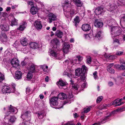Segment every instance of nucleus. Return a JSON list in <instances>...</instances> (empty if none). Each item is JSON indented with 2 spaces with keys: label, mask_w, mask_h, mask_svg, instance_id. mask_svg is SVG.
I'll list each match as a JSON object with an SVG mask.
<instances>
[{
  "label": "nucleus",
  "mask_w": 125,
  "mask_h": 125,
  "mask_svg": "<svg viewBox=\"0 0 125 125\" xmlns=\"http://www.w3.org/2000/svg\"><path fill=\"white\" fill-rule=\"evenodd\" d=\"M75 7V6L70 3L67 2H65L63 10L64 14L67 18L72 17L77 13L74 10Z\"/></svg>",
  "instance_id": "1"
},
{
  "label": "nucleus",
  "mask_w": 125,
  "mask_h": 125,
  "mask_svg": "<svg viewBox=\"0 0 125 125\" xmlns=\"http://www.w3.org/2000/svg\"><path fill=\"white\" fill-rule=\"evenodd\" d=\"M49 53L50 56L56 59H60V54H59V52L55 50H50Z\"/></svg>",
  "instance_id": "2"
},
{
  "label": "nucleus",
  "mask_w": 125,
  "mask_h": 125,
  "mask_svg": "<svg viewBox=\"0 0 125 125\" xmlns=\"http://www.w3.org/2000/svg\"><path fill=\"white\" fill-rule=\"evenodd\" d=\"M9 112H6V115H5L4 118L5 119H7V116H8L11 113H12L13 114H15L17 112V109L13 107L10 105L9 107Z\"/></svg>",
  "instance_id": "3"
},
{
  "label": "nucleus",
  "mask_w": 125,
  "mask_h": 125,
  "mask_svg": "<svg viewBox=\"0 0 125 125\" xmlns=\"http://www.w3.org/2000/svg\"><path fill=\"white\" fill-rule=\"evenodd\" d=\"M0 28L2 31H7L9 30V25L7 24L5 20L1 21V23L0 25Z\"/></svg>",
  "instance_id": "4"
},
{
  "label": "nucleus",
  "mask_w": 125,
  "mask_h": 125,
  "mask_svg": "<svg viewBox=\"0 0 125 125\" xmlns=\"http://www.w3.org/2000/svg\"><path fill=\"white\" fill-rule=\"evenodd\" d=\"M31 113L30 112L27 111L23 112L21 115V117L23 120H26L29 121L31 119Z\"/></svg>",
  "instance_id": "5"
},
{
  "label": "nucleus",
  "mask_w": 125,
  "mask_h": 125,
  "mask_svg": "<svg viewBox=\"0 0 125 125\" xmlns=\"http://www.w3.org/2000/svg\"><path fill=\"white\" fill-rule=\"evenodd\" d=\"M59 43L58 40L56 38L54 39L51 41V45L52 46L53 49H56Z\"/></svg>",
  "instance_id": "6"
},
{
  "label": "nucleus",
  "mask_w": 125,
  "mask_h": 125,
  "mask_svg": "<svg viewBox=\"0 0 125 125\" xmlns=\"http://www.w3.org/2000/svg\"><path fill=\"white\" fill-rule=\"evenodd\" d=\"M70 47V45L68 43L66 42L64 43V46L62 50L64 54H66L68 52Z\"/></svg>",
  "instance_id": "7"
},
{
  "label": "nucleus",
  "mask_w": 125,
  "mask_h": 125,
  "mask_svg": "<svg viewBox=\"0 0 125 125\" xmlns=\"http://www.w3.org/2000/svg\"><path fill=\"white\" fill-rule=\"evenodd\" d=\"M70 82H71V83H72L71 85H72V88H71V94H69L70 95H71V94H72V93H75L74 91L75 90H77L79 87V86L77 84H73V81L72 80H70Z\"/></svg>",
  "instance_id": "8"
},
{
  "label": "nucleus",
  "mask_w": 125,
  "mask_h": 125,
  "mask_svg": "<svg viewBox=\"0 0 125 125\" xmlns=\"http://www.w3.org/2000/svg\"><path fill=\"white\" fill-rule=\"evenodd\" d=\"M11 63L13 66L16 68L19 66V63L18 59L16 58H14L11 61Z\"/></svg>",
  "instance_id": "9"
},
{
  "label": "nucleus",
  "mask_w": 125,
  "mask_h": 125,
  "mask_svg": "<svg viewBox=\"0 0 125 125\" xmlns=\"http://www.w3.org/2000/svg\"><path fill=\"white\" fill-rule=\"evenodd\" d=\"M34 25L36 28L38 30H40L42 27L41 22L39 20L35 22Z\"/></svg>",
  "instance_id": "10"
},
{
  "label": "nucleus",
  "mask_w": 125,
  "mask_h": 125,
  "mask_svg": "<svg viewBox=\"0 0 125 125\" xmlns=\"http://www.w3.org/2000/svg\"><path fill=\"white\" fill-rule=\"evenodd\" d=\"M48 18L49 20V22L51 23L53 21H54L56 20V17L53 13H50L48 15Z\"/></svg>",
  "instance_id": "11"
},
{
  "label": "nucleus",
  "mask_w": 125,
  "mask_h": 125,
  "mask_svg": "<svg viewBox=\"0 0 125 125\" xmlns=\"http://www.w3.org/2000/svg\"><path fill=\"white\" fill-rule=\"evenodd\" d=\"M58 98L53 97L50 100V104L53 105H57L58 104L57 100Z\"/></svg>",
  "instance_id": "12"
},
{
  "label": "nucleus",
  "mask_w": 125,
  "mask_h": 125,
  "mask_svg": "<svg viewBox=\"0 0 125 125\" xmlns=\"http://www.w3.org/2000/svg\"><path fill=\"white\" fill-rule=\"evenodd\" d=\"M109 115L105 117L104 118H103L101 120L100 122H98V123H94V124L92 125H100L101 123H103L106 122V121L108 120L109 118Z\"/></svg>",
  "instance_id": "13"
},
{
  "label": "nucleus",
  "mask_w": 125,
  "mask_h": 125,
  "mask_svg": "<svg viewBox=\"0 0 125 125\" xmlns=\"http://www.w3.org/2000/svg\"><path fill=\"white\" fill-rule=\"evenodd\" d=\"M114 65L113 63H110L108 65L107 68V71L109 73H114L115 72V70L111 68V67Z\"/></svg>",
  "instance_id": "14"
},
{
  "label": "nucleus",
  "mask_w": 125,
  "mask_h": 125,
  "mask_svg": "<svg viewBox=\"0 0 125 125\" xmlns=\"http://www.w3.org/2000/svg\"><path fill=\"white\" fill-rule=\"evenodd\" d=\"M7 40V37L6 34L4 32H1L0 35V40L2 42H5Z\"/></svg>",
  "instance_id": "15"
},
{
  "label": "nucleus",
  "mask_w": 125,
  "mask_h": 125,
  "mask_svg": "<svg viewBox=\"0 0 125 125\" xmlns=\"http://www.w3.org/2000/svg\"><path fill=\"white\" fill-rule=\"evenodd\" d=\"M82 28L84 31H87L90 30L91 27L89 24H85L82 26Z\"/></svg>",
  "instance_id": "16"
},
{
  "label": "nucleus",
  "mask_w": 125,
  "mask_h": 125,
  "mask_svg": "<svg viewBox=\"0 0 125 125\" xmlns=\"http://www.w3.org/2000/svg\"><path fill=\"white\" fill-rule=\"evenodd\" d=\"M26 24L27 23L25 21L21 23L18 29L21 31H23L26 28Z\"/></svg>",
  "instance_id": "17"
},
{
  "label": "nucleus",
  "mask_w": 125,
  "mask_h": 125,
  "mask_svg": "<svg viewBox=\"0 0 125 125\" xmlns=\"http://www.w3.org/2000/svg\"><path fill=\"white\" fill-rule=\"evenodd\" d=\"M22 73L21 71H17L15 73V78L17 79H19L21 78Z\"/></svg>",
  "instance_id": "18"
},
{
  "label": "nucleus",
  "mask_w": 125,
  "mask_h": 125,
  "mask_svg": "<svg viewBox=\"0 0 125 125\" xmlns=\"http://www.w3.org/2000/svg\"><path fill=\"white\" fill-rule=\"evenodd\" d=\"M13 89V91L10 90V87L8 86H6L4 87L3 89L4 90L6 93H10L14 92L15 91V88L14 87H13L12 88Z\"/></svg>",
  "instance_id": "19"
},
{
  "label": "nucleus",
  "mask_w": 125,
  "mask_h": 125,
  "mask_svg": "<svg viewBox=\"0 0 125 125\" xmlns=\"http://www.w3.org/2000/svg\"><path fill=\"white\" fill-rule=\"evenodd\" d=\"M46 115V114L43 111H41L37 113V116L40 119H42Z\"/></svg>",
  "instance_id": "20"
},
{
  "label": "nucleus",
  "mask_w": 125,
  "mask_h": 125,
  "mask_svg": "<svg viewBox=\"0 0 125 125\" xmlns=\"http://www.w3.org/2000/svg\"><path fill=\"white\" fill-rule=\"evenodd\" d=\"M30 47L32 48L36 49L40 47L39 46L37 43L35 42H31L30 44Z\"/></svg>",
  "instance_id": "21"
},
{
  "label": "nucleus",
  "mask_w": 125,
  "mask_h": 125,
  "mask_svg": "<svg viewBox=\"0 0 125 125\" xmlns=\"http://www.w3.org/2000/svg\"><path fill=\"white\" fill-rule=\"evenodd\" d=\"M76 6L81 7L82 6V3L80 0H73Z\"/></svg>",
  "instance_id": "22"
},
{
  "label": "nucleus",
  "mask_w": 125,
  "mask_h": 125,
  "mask_svg": "<svg viewBox=\"0 0 125 125\" xmlns=\"http://www.w3.org/2000/svg\"><path fill=\"white\" fill-rule=\"evenodd\" d=\"M110 28L111 29V33L112 34H113L114 33H115V32L116 31H118L119 28L118 27H115L114 26H110Z\"/></svg>",
  "instance_id": "23"
},
{
  "label": "nucleus",
  "mask_w": 125,
  "mask_h": 125,
  "mask_svg": "<svg viewBox=\"0 0 125 125\" xmlns=\"http://www.w3.org/2000/svg\"><path fill=\"white\" fill-rule=\"evenodd\" d=\"M104 57L106 58H108L110 60H114L117 57L115 55H109L107 54L106 53H105L104 55Z\"/></svg>",
  "instance_id": "24"
},
{
  "label": "nucleus",
  "mask_w": 125,
  "mask_h": 125,
  "mask_svg": "<svg viewBox=\"0 0 125 125\" xmlns=\"http://www.w3.org/2000/svg\"><path fill=\"white\" fill-rule=\"evenodd\" d=\"M103 8L101 7H98L96 9L95 13L97 15L101 14L103 11Z\"/></svg>",
  "instance_id": "25"
},
{
  "label": "nucleus",
  "mask_w": 125,
  "mask_h": 125,
  "mask_svg": "<svg viewBox=\"0 0 125 125\" xmlns=\"http://www.w3.org/2000/svg\"><path fill=\"white\" fill-rule=\"evenodd\" d=\"M67 95L63 93L59 94L58 96V98L60 99H65L67 98Z\"/></svg>",
  "instance_id": "26"
},
{
  "label": "nucleus",
  "mask_w": 125,
  "mask_h": 125,
  "mask_svg": "<svg viewBox=\"0 0 125 125\" xmlns=\"http://www.w3.org/2000/svg\"><path fill=\"white\" fill-rule=\"evenodd\" d=\"M94 25L96 27H101L103 26V23L96 20L95 21Z\"/></svg>",
  "instance_id": "27"
},
{
  "label": "nucleus",
  "mask_w": 125,
  "mask_h": 125,
  "mask_svg": "<svg viewBox=\"0 0 125 125\" xmlns=\"http://www.w3.org/2000/svg\"><path fill=\"white\" fill-rule=\"evenodd\" d=\"M37 11L38 10L37 8L34 6L32 7L30 10V12L31 13L33 14H36Z\"/></svg>",
  "instance_id": "28"
},
{
  "label": "nucleus",
  "mask_w": 125,
  "mask_h": 125,
  "mask_svg": "<svg viewBox=\"0 0 125 125\" xmlns=\"http://www.w3.org/2000/svg\"><path fill=\"white\" fill-rule=\"evenodd\" d=\"M20 42L21 44L24 46L27 45L28 44L27 41V39L25 38L22 39L21 40Z\"/></svg>",
  "instance_id": "29"
},
{
  "label": "nucleus",
  "mask_w": 125,
  "mask_h": 125,
  "mask_svg": "<svg viewBox=\"0 0 125 125\" xmlns=\"http://www.w3.org/2000/svg\"><path fill=\"white\" fill-rule=\"evenodd\" d=\"M63 34V32L57 30L55 32V35L60 38H61Z\"/></svg>",
  "instance_id": "30"
},
{
  "label": "nucleus",
  "mask_w": 125,
  "mask_h": 125,
  "mask_svg": "<svg viewBox=\"0 0 125 125\" xmlns=\"http://www.w3.org/2000/svg\"><path fill=\"white\" fill-rule=\"evenodd\" d=\"M75 75L77 76L80 75L82 73V71L80 68H78L75 71Z\"/></svg>",
  "instance_id": "31"
},
{
  "label": "nucleus",
  "mask_w": 125,
  "mask_h": 125,
  "mask_svg": "<svg viewBox=\"0 0 125 125\" xmlns=\"http://www.w3.org/2000/svg\"><path fill=\"white\" fill-rule=\"evenodd\" d=\"M84 36L85 38L88 40H90L91 38H92L93 36L92 33H91L88 34H84Z\"/></svg>",
  "instance_id": "32"
},
{
  "label": "nucleus",
  "mask_w": 125,
  "mask_h": 125,
  "mask_svg": "<svg viewBox=\"0 0 125 125\" xmlns=\"http://www.w3.org/2000/svg\"><path fill=\"white\" fill-rule=\"evenodd\" d=\"M57 84L58 85L62 86H64L66 85V83L65 82L62 80H59V81L57 83Z\"/></svg>",
  "instance_id": "33"
},
{
  "label": "nucleus",
  "mask_w": 125,
  "mask_h": 125,
  "mask_svg": "<svg viewBox=\"0 0 125 125\" xmlns=\"http://www.w3.org/2000/svg\"><path fill=\"white\" fill-rule=\"evenodd\" d=\"M33 73L31 71H30L28 72L27 75V78L28 80L31 79L32 77V74Z\"/></svg>",
  "instance_id": "34"
},
{
  "label": "nucleus",
  "mask_w": 125,
  "mask_h": 125,
  "mask_svg": "<svg viewBox=\"0 0 125 125\" xmlns=\"http://www.w3.org/2000/svg\"><path fill=\"white\" fill-rule=\"evenodd\" d=\"M17 20L15 18H13L12 20L11 25L13 26V25H16L17 24Z\"/></svg>",
  "instance_id": "35"
},
{
  "label": "nucleus",
  "mask_w": 125,
  "mask_h": 125,
  "mask_svg": "<svg viewBox=\"0 0 125 125\" xmlns=\"http://www.w3.org/2000/svg\"><path fill=\"white\" fill-rule=\"evenodd\" d=\"M81 70L82 71L83 74H84L86 72L87 70V68L85 65H82Z\"/></svg>",
  "instance_id": "36"
},
{
  "label": "nucleus",
  "mask_w": 125,
  "mask_h": 125,
  "mask_svg": "<svg viewBox=\"0 0 125 125\" xmlns=\"http://www.w3.org/2000/svg\"><path fill=\"white\" fill-rule=\"evenodd\" d=\"M122 109L120 108H118L116 110H114V111L112 112V113L110 114V116H112L116 114V113L117 112H119L121 110H122Z\"/></svg>",
  "instance_id": "37"
},
{
  "label": "nucleus",
  "mask_w": 125,
  "mask_h": 125,
  "mask_svg": "<svg viewBox=\"0 0 125 125\" xmlns=\"http://www.w3.org/2000/svg\"><path fill=\"white\" fill-rule=\"evenodd\" d=\"M74 22L75 23V25H76L80 21V20L79 17L78 16H76L75 18L74 19Z\"/></svg>",
  "instance_id": "38"
},
{
  "label": "nucleus",
  "mask_w": 125,
  "mask_h": 125,
  "mask_svg": "<svg viewBox=\"0 0 125 125\" xmlns=\"http://www.w3.org/2000/svg\"><path fill=\"white\" fill-rule=\"evenodd\" d=\"M101 33L102 32L101 31H97V32L95 36V37H97L98 38V39H99V38H98L99 37V38H100L101 37Z\"/></svg>",
  "instance_id": "39"
},
{
  "label": "nucleus",
  "mask_w": 125,
  "mask_h": 125,
  "mask_svg": "<svg viewBox=\"0 0 125 125\" xmlns=\"http://www.w3.org/2000/svg\"><path fill=\"white\" fill-rule=\"evenodd\" d=\"M121 30L120 29V28H118V31H116L115 32V33H114L115 35V36H118L121 33Z\"/></svg>",
  "instance_id": "40"
},
{
  "label": "nucleus",
  "mask_w": 125,
  "mask_h": 125,
  "mask_svg": "<svg viewBox=\"0 0 125 125\" xmlns=\"http://www.w3.org/2000/svg\"><path fill=\"white\" fill-rule=\"evenodd\" d=\"M16 118L14 116L10 117V119H9V120L11 122H13L15 121Z\"/></svg>",
  "instance_id": "41"
},
{
  "label": "nucleus",
  "mask_w": 125,
  "mask_h": 125,
  "mask_svg": "<svg viewBox=\"0 0 125 125\" xmlns=\"http://www.w3.org/2000/svg\"><path fill=\"white\" fill-rule=\"evenodd\" d=\"M118 66L117 67V68H118V69H119L121 70H124L125 69V65H120V66L118 65H117Z\"/></svg>",
  "instance_id": "42"
},
{
  "label": "nucleus",
  "mask_w": 125,
  "mask_h": 125,
  "mask_svg": "<svg viewBox=\"0 0 125 125\" xmlns=\"http://www.w3.org/2000/svg\"><path fill=\"white\" fill-rule=\"evenodd\" d=\"M71 62L72 64H73L76 63H79L77 59H75L74 60H71L70 61Z\"/></svg>",
  "instance_id": "43"
},
{
  "label": "nucleus",
  "mask_w": 125,
  "mask_h": 125,
  "mask_svg": "<svg viewBox=\"0 0 125 125\" xmlns=\"http://www.w3.org/2000/svg\"><path fill=\"white\" fill-rule=\"evenodd\" d=\"M110 106L109 105H107L106 104H105L101 105L100 107L102 108L101 109H103L104 108H107V107H109Z\"/></svg>",
  "instance_id": "44"
},
{
  "label": "nucleus",
  "mask_w": 125,
  "mask_h": 125,
  "mask_svg": "<svg viewBox=\"0 0 125 125\" xmlns=\"http://www.w3.org/2000/svg\"><path fill=\"white\" fill-rule=\"evenodd\" d=\"M103 98V97L102 96L98 97L96 100V102L97 103H100L102 100Z\"/></svg>",
  "instance_id": "45"
},
{
  "label": "nucleus",
  "mask_w": 125,
  "mask_h": 125,
  "mask_svg": "<svg viewBox=\"0 0 125 125\" xmlns=\"http://www.w3.org/2000/svg\"><path fill=\"white\" fill-rule=\"evenodd\" d=\"M30 68V70L33 73L34 72L35 70V67L34 65H31Z\"/></svg>",
  "instance_id": "46"
},
{
  "label": "nucleus",
  "mask_w": 125,
  "mask_h": 125,
  "mask_svg": "<svg viewBox=\"0 0 125 125\" xmlns=\"http://www.w3.org/2000/svg\"><path fill=\"white\" fill-rule=\"evenodd\" d=\"M97 72L96 71H95L93 74L94 78L95 80L97 79L98 78V76L97 75Z\"/></svg>",
  "instance_id": "47"
},
{
  "label": "nucleus",
  "mask_w": 125,
  "mask_h": 125,
  "mask_svg": "<svg viewBox=\"0 0 125 125\" xmlns=\"http://www.w3.org/2000/svg\"><path fill=\"white\" fill-rule=\"evenodd\" d=\"M80 78L82 81H83L85 80V77L84 74L82 73L80 75Z\"/></svg>",
  "instance_id": "48"
},
{
  "label": "nucleus",
  "mask_w": 125,
  "mask_h": 125,
  "mask_svg": "<svg viewBox=\"0 0 125 125\" xmlns=\"http://www.w3.org/2000/svg\"><path fill=\"white\" fill-rule=\"evenodd\" d=\"M20 43H19V42L16 41L13 44V46L16 48L18 47L19 46Z\"/></svg>",
  "instance_id": "49"
},
{
  "label": "nucleus",
  "mask_w": 125,
  "mask_h": 125,
  "mask_svg": "<svg viewBox=\"0 0 125 125\" xmlns=\"http://www.w3.org/2000/svg\"><path fill=\"white\" fill-rule=\"evenodd\" d=\"M76 57L78 59L77 60L79 62L81 61L83 59L82 57L79 55L77 56Z\"/></svg>",
  "instance_id": "50"
},
{
  "label": "nucleus",
  "mask_w": 125,
  "mask_h": 125,
  "mask_svg": "<svg viewBox=\"0 0 125 125\" xmlns=\"http://www.w3.org/2000/svg\"><path fill=\"white\" fill-rule=\"evenodd\" d=\"M4 79V75L1 73H0V82L2 81Z\"/></svg>",
  "instance_id": "51"
},
{
  "label": "nucleus",
  "mask_w": 125,
  "mask_h": 125,
  "mask_svg": "<svg viewBox=\"0 0 125 125\" xmlns=\"http://www.w3.org/2000/svg\"><path fill=\"white\" fill-rule=\"evenodd\" d=\"M86 63H87L90 64L91 62V59L90 57H89L86 60Z\"/></svg>",
  "instance_id": "52"
},
{
  "label": "nucleus",
  "mask_w": 125,
  "mask_h": 125,
  "mask_svg": "<svg viewBox=\"0 0 125 125\" xmlns=\"http://www.w3.org/2000/svg\"><path fill=\"white\" fill-rule=\"evenodd\" d=\"M123 52H118L116 53V54L118 56H120L123 55Z\"/></svg>",
  "instance_id": "53"
},
{
  "label": "nucleus",
  "mask_w": 125,
  "mask_h": 125,
  "mask_svg": "<svg viewBox=\"0 0 125 125\" xmlns=\"http://www.w3.org/2000/svg\"><path fill=\"white\" fill-rule=\"evenodd\" d=\"M41 68H42L43 71L44 72H46L48 71V69H46L45 68V65H43L41 66Z\"/></svg>",
  "instance_id": "54"
},
{
  "label": "nucleus",
  "mask_w": 125,
  "mask_h": 125,
  "mask_svg": "<svg viewBox=\"0 0 125 125\" xmlns=\"http://www.w3.org/2000/svg\"><path fill=\"white\" fill-rule=\"evenodd\" d=\"M120 23L121 22H125V16H123L121 18L120 21Z\"/></svg>",
  "instance_id": "55"
},
{
  "label": "nucleus",
  "mask_w": 125,
  "mask_h": 125,
  "mask_svg": "<svg viewBox=\"0 0 125 125\" xmlns=\"http://www.w3.org/2000/svg\"><path fill=\"white\" fill-rule=\"evenodd\" d=\"M118 100L117 99L115 100L113 102H112V105H114L115 104H117L118 103H119V102H118Z\"/></svg>",
  "instance_id": "56"
},
{
  "label": "nucleus",
  "mask_w": 125,
  "mask_h": 125,
  "mask_svg": "<svg viewBox=\"0 0 125 125\" xmlns=\"http://www.w3.org/2000/svg\"><path fill=\"white\" fill-rule=\"evenodd\" d=\"M108 86L110 87H111L113 85V83L111 81H110L108 82Z\"/></svg>",
  "instance_id": "57"
},
{
  "label": "nucleus",
  "mask_w": 125,
  "mask_h": 125,
  "mask_svg": "<svg viewBox=\"0 0 125 125\" xmlns=\"http://www.w3.org/2000/svg\"><path fill=\"white\" fill-rule=\"evenodd\" d=\"M26 92L27 94H29V93H30L31 92L30 88L29 87H27L26 89Z\"/></svg>",
  "instance_id": "58"
},
{
  "label": "nucleus",
  "mask_w": 125,
  "mask_h": 125,
  "mask_svg": "<svg viewBox=\"0 0 125 125\" xmlns=\"http://www.w3.org/2000/svg\"><path fill=\"white\" fill-rule=\"evenodd\" d=\"M90 108L89 107L87 108L84 111V113H86L90 111Z\"/></svg>",
  "instance_id": "59"
},
{
  "label": "nucleus",
  "mask_w": 125,
  "mask_h": 125,
  "mask_svg": "<svg viewBox=\"0 0 125 125\" xmlns=\"http://www.w3.org/2000/svg\"><path fill=\"white\" fill-rule=\"evenodd\" d=\"M87 86V84L86 83H84L82 85V88H85Z\"/></svg>",
  "instance_id": "60"
},
{
  "label": "nucleus",
  "mask_w": 125,
  "mask_h": 125,
  "mask_svg": "<svg viewBox=\"0 0 125 125\" xmlns=\"http://www.w3.org/2000/svg\"><path fill=\"white\" fill-rule=\"evenodd\" d=\"M19 125H27L26 123L23 122L22 123H20Z\"/></svg>",
  "instance_id": "61"
},
{
  "label": "nucleus",
  "mask_w": 125,
  "mask_h": 125,
  "mask_svg": "<svg viewBox=\"0 0 125 125\" xmlns=\"http://www.w3.org/2000/svg\"><path fill=\"white\" fill-rule=\"evenodd\" d=\"M49 79V77L48 76H46L45 78V82H47L48 81V79Z\"/></svg>",
  "instance_id": "62"
},
{
  "label": "nucleus",
  "mask_w": 125,
  "mask_h": 125,
  "mask_svg": "<svg viewBox=\"0 0 125 125\" xmlns=\"http://www.w3.org/2000/svg\"><path fill=\"white\" fill-rule=\"evenodd\" d=\"M28 3L29 5H31L33 4V3L32 1H29L28 2Z\"/></svg>",
  "instance_id": "63"
},
{
  "label": "nucleus",
  "mask_w": 125,
  "mask_h": 125,
  "mask_svg": "<svg viewBox=\"0 0 125 125\" xmlns=\"http://www.w3.org/2000/svg\"><path fill=\"white\" fill-rule=\"evenodd\" d=\"M21 64L22 66H23L26 65V63L24 62H21Z\"/></svg>",
  "instance_id": "64"
}]
</instances>
